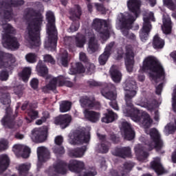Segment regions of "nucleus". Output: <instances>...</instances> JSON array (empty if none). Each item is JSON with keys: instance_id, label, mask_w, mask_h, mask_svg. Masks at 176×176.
<instances>
[{"instance_id": "44", "label": "nucleus", "mask_w": 176, "mask_h": 176, "mask_svg": "<svg viewBox=\"0 0 176 176\" xmlns=\"http://www.w3.org/2000/svg\"><path fill=\"white\" fill-rule=\"evenodd\" d=\"M71 107H72V103L68 100H64L60 104V111L62 113L68 112L71 111Z\"/></svg>"}, {"instance_id": "4", "label": "nucleus", "mask_w": 176, "mask_h": 176, "mask_svg": "<svg viewBox=\"0 0 176 176\" xmlns=\"http://www.w3.org/2000/svg\"><path fill=\"white\" fill-rule=\"evenodd\" d=\"M142 72H146L150 71L149 76L155 82H157V79L160 78H164L166 73L164 72V68L162 66V64L155 58V56H147L143 61L142 66L141 67Z\"/></svg>"}, {"instance_id": "49", "label": "nucleus", "mask_w": 176, "mask_h": 176, "mask_svg": "<svg viewBox=\"0 0 176 176\" xmlns=\"http://www.w3.org/2000/svg\"><path fill=\"white\" fill-rule=\"evenodd\" d=\"M25 59L28 63H30V64H34V63H36V54L34 53H29L25 56Z\"/></svg>"}, {"instance_id": "52", "label": "nucleus", "mask_w": 176, "mask_h": 176, "mask_svg": "<svg viewBox=\"0 0 176 176\" xmlns=\"http://www.w3.org/2000/svg\"><path fill=\"white\" fill-rule=\"evenodd\" d=\"M94 5L98 12H101L102 14H105V13H107V9L105 8V6H104V4L95 3Z\"/></svg>"}, {"instance_id": "13", "label": "nucleus", "mask_w": 176, "mask_h": 176, "mask_svg": "<svg viewBox=\"0 0 176 176\" xmlns=\"http://www.w3.org/2000/svg\"><path fill=\"white\" fill-rule=\"evenodd\" d=\"M151 21H155V16H153V14L143 18V26L140 31V38L142 42L148 41V38L149 37V33L152 30V24H151Z\"/></svg>"}, {"instance_id": "37", "label": "nucleus", "mask_w": 176, "mask_h": 176, "mask_svg": "<svg viewBox=\"0 0 176 176\" xmlns=\"http://www.w3.org/2000/svg\"><path fill=\"white\" fill-rule=\"evenodd\" d=\"M135 153L138 159H146V157L149 156V153L144 151V147H142V146H137L135 148Z\"/></svg>"}, {"instance_id": "10", "label": "nucleus", "mask_w": 176, "mask_h": 176, "mask_svg": "<svg viewBox=\"0 0 176 176\" xmlns=\"http://www.w3.org/2000/svg\"><path fill=\"white\" fill-rule=\"evenodd\" d=\"M5 30L6 33L3 35V39L4 41L3 46L6 49H19L20 44L17 41V38L10 35V34H13V27L10 24H8Z\"/></svg>"}, {"instance_id": "32", "label": "nucleus", "mask_w": 176, "mask_h": 176, "mask_svg": "<svg viewBox=\"0 0 176 176\" xmlns=\"http://www.w3.org/2000/svg\"><path fill=\"white\" fill-rule=\"evenodd\" d=\"M108 112L104 113V116L102 118V123H112L115 119L118 118V115L112 110H107Z\"/></svg>"}, {"instance_id": "58", "label": "nucleus", "mask_w": 176, "mask_h": 176, "mask_svg": "<svg viewBox=\"0 0 176 176\" xmlns=\"http://www.w3.org/2000/svg\"><path fill=\"white\" fill-rule=\"evenodd\" d=\"M8 149V140H3L0 141V152Z\"/></svg>"}, {"instance_id": "47", "label": "nucleus", "mask_w": 176, "mask_h": 176, "mask_svg": "<svg viewBox=\"0 0 176 176\" xmlns=\"http://www.w3.org/2000/svg\"><path fill=\"white\" fill-rule=\"evenodd\" d=\"M156 104H157L156 99H149L147 100L145 105L148 111H153L156 107Z\"/></svg>"}, {"instance_id": "31", "label": "nucleus", "mask_w": 176, "mask_h": 176, "mask_svg": "<svg viewBox=\"0 0 176 176\" xmlns=\"http://www.w3.org/2000/svg\"><path fill=\"white\" fill-rule=\"evenodd\" d=\"M10 163V160L7 155H0V173H3L8 170L9 164Z\"/></svg>"}, {"instance_id": "6", "label": "nucleus", "mask_w": 176, "mask_h": 176, "mask_svg": "<svg viewBox=\"0 0 176 176\" xmlns=\"http://www.w3.org/2000/svg\"><path fill=\"white\" fill-rule=\"evenodd\" d=\"M24 0H8V1H0V17L5 20H9L12 17L13 9L24 5Z\"/></svg>"}, {"instance_id": "35", "label": "nucleus", "mask_w": 176, "mask_h": 176, "mask_svg": "<svg viewBox=\"0 0 176 176\" xmlns=\"http://www.w3.org/2000/svg\"><path fill=\"white\" fill-rule=\"evenodd\" d=\"M98 50V43L96 41V36H92L89 38L88 43V51L90 53H96Z\"/></svg>"}, {"instance_id": "28", "label": "nucleus", "mask_w": 176, "mask_h": 176, "mask_svg": "<svg viewBox=\"0 0 176 176\" xmlns=\"http://www.w3.org/2000/svg\"><path fill=\"white\" fill-rule=\"evenodd\" d=\"M153 47L156 50H160L164 47V45H166V42L164 39L160 38L159 34H155L153 38Z\"/></svg>"}, {"instance_id": "51", "label": "nucleus", "mask_w": 176, "mask_h": 176, "mask_svg": "<svg viewBox=\"0 0 176 176\" xmlns=\"http://www.w3.org/2000/svg\"><path fill=\"white\" fill-rule=\"evenodd\" d=\"M21 109L22 111H25L27 109V111H30V109H34V104L28 102V101H25L21 106Z\"/></svg>"}, {"instance_id": "21", "label": "nucleus", "mask_w": 176, "mask_h": 176, "mask_svg": "<svg viewBox=\"0 0 176 176\" xmlns=\"http://www.w3.org/2000/svg\"><path fill=\"white\" fill-rule=\"evenodd\" d=\"M121 124V131L124 133L125 140H127L128 141L134 140L135 132L133 129V127H131V124L127 122V121H124Z\"/></svg>"}, {"instance_id": "41", "label": "nucleus", "mask_w": 176, "mask_h": 176, "mask_svg": "<svg viewBox=\"0 0 176 176\" xmlns=\"http://www.w3.org/2000/svg\"><path fill=\"white\" fill-rule=\"evenodd\" d=\"M28 117L25 118L26 122L27 123H31L38 118L39 113L38 112V111H35L34 110V109H32L28 113Z\"/></svg>"}, {"instance_id": "43", "label": "nucleus", "mask_w": 176, "mask_h": 176, "mask_svg": "<svg viewBox=\"0 0 176 176\" xmlns=\"http://www.w3.org/2000/svg\"><path fill=\"white\" fill-rule=\"evenodd\" d=\"M163 26L165 34H171V19L170 18L163 19Z\"/></svg>"}, {"instance_id": "18", "label": "nucleus", "mask_w": 176, "mask_h": 176, "mask_svg": "<svg viewBox=\"0 0 176 176\" xmlns=\"http://www.w3.org/2000/svg\"><path fill=\"white\" fill-rule=\"evenodd\" d=\"M125 65L129 72H133V68L134 67V51L133 50V46L129 45L125 47Z\"/></svg>"}, {"instance_id": "40", "label": "nucleus", "mask_w": 176, "mask_h": 176, "mask_svg": "<svg viewBox=\"0 0 176 176\" xmlns=\"http://www.w3.org/2000/svg\"><path fill=\"white\" fill-rule=\"evenodd\" d=\"M32 69L31 67H25L21 72L19 73V76L23 79V80H28L30 76H31Z\"/></svg>"}, {"instance_id": "46", "label": "nucleus", "mask_w": 176, "mask_h": 176, "mask_svg": "<svg viewBox=\"0 0 176 176\" xmlns=\"http://www.w3.org/2000/svg\"><path fill=\"white\" fill-rule=\"evenodd\" d=\"M175 3H174V1ZM163 0V3L164 6H166L168 9L170 10H176V0Z\"/></svg>"}, {"instance_id": "14", "label": "nucleus", "mask_w": 176, "mask_h": 176, "mask_svg": "<svg viewBox=\"0 0 176 176\" xmlns=\"http://www.w3.org/2000/svg\"><path fill=\"white\" fill-rule=\"evenodd\" d=\"M90 141V133L86 135L85 131L80 129L76 130L73 133V136L70 138L72 145H79L80 144H89Z\"/></svg>"}, {"instance_id": "45", "label": "nucleus", "mask_w": 176, "mask_h": 176, "mask_svg": "<svg viewBox=\"0 0 176 176\" xmlns=\"http://www.w3.org/2000/svg\"><path fill=\"white\" fill-rule=\"evenodd\" d=\"M52 151L57 157H61V155L65 153V149L63 146H55L52 148Z\"/></svg>"}, {"instance_id": "42", "label": "nucleus", "mask_w": 176, "mask_h": 176, "mask_svg": "<svg viewBox=\"0 0 176 176\" xmlns=\"http://www.w3.org/2000/svg\"><path fill=\"white\" fill-rule=\"evenodd\" d=\"M59 80H60V76L52 78L50 81L49 84L46 85L47 89H48V90H52V91H54V90L57 89V84L58 85Z\"/></svg>"}, {"instance_id": "23", "label": "nucleus", "mask_w": 176, "mask_h": 176, "mask_svg": "<svg viewBox=\"0 0 176 176\" xmlns=\"http://www.w3.org/2000/svg\"><path fill=\"white\" fill-rule=\"evenodd\" d=\"M72 122V117L68 114L59 115L54 119V123L62 129H67Z\"/></svg>"}, {"instance_id": "24", "label": "nucleus", "mask_w": 176, "mask_h": 176, "mask_svg": "<svg viewBox=\"0 0 176 176\" xmlns=\"http://www.w3.org/2000/svg\"><path fill=\"white\" fill-rule=\"evenodd\" d=\"M113 46H115L114 41L111 42L106 46L104 52L98 58V62L100 65H105L107 64L108 58L111 56Z\"/></svg>"}, {"instance_id": "59", "label": "nucleus", "mask_w": 176, "mask_h": 176, "mask_svg": "<svg viewBox=\"0 0 176 176\" xmlns=\"http://www.w3.org/2000/svg\"><path fill=\"white\" fill-rule=\"evenodd\" d=\"M123 56H124V51L123 50V48H118L117 51V60H122V58H123Z\"/></svg>"}, {"instance_id": "22", "label": "nucleus", "mask_w": 176, "mask_h": 176, "mask_svg": "<svg viewBox=\"0 0 176 176\" xmlns=\"http://www.w3.org/2000/svg\"><path fill=\"white\" fill-rule=\"evenodd\" d=\"M37 156L38 162L37 167L40 168L43 163H45L50 159V152L45 147L41 146L37 148Z\"/></svg>"}, {"instance_id": "26", "label": "nucleus", "mask_w": 176, "mask_h": 176, "mask_svg": "<svg viewBox=\"0 0 176 176\" xmlns=\"http://www.w3.org/2000/svg\"><path fill=\"white\" fill-rule=\"evenodd\" d=\"M112 155L122 159L131 157V148L130 147H116L112 151Z\"/></svg>"}, {"instance_id": "11", "label": "nucleus", "mask_w": 176, "mask_h": 176, "mask_svg": "<svg viewBox=\"0 0 176 176\" xmlns=\"http://www.w3.org/2000/svg\"><path fill=\"white\" fill-rule=\"evenodd\" d=\"M113 90H115V85L109 84L101 91V94L107 100H110L109 105L113 109L119 111V106H118V102L116 101L118 94L116 91Z\"/></svg>"}, {"instance_id": "56", "label": "nucleus", "mask_w": 176, "mask_h": 176, "mask_svg": "<svg viewBox=\"0 0 176 176\" xmlns=\"http://www.w3.org/2000/svg\"><path fill=\"white\" fill-rule=\"evenodd\" d=\"M30 86L33 90H37L39 86V80L38 78H32L30 81Z\"/></svg>"}, {"instance_id": "16", "label": "nucleus", "mask_w": 176, "mask_h": 176, "mask_svg": "<svg viewBox=\"0 0 176 176\" xmlns=\"http://www.w3.org/2000/svg\"><path fill=\"white\" fill-rule=\"evenodd\" d=\"M120 25V30L122 35L126 38L129 36L130 30L133 29V24L135 21V19L127 18L124 14H122L119 19Z\"/></svg>"}, {"instance_id": "5", "label": "nucleus", "mask_w": 176, "mask_h": 176, "mask_svg": "<svg viewBox=\"0 0 176 176\" xmlns=\"http://www.w3.org/2000/svg\"><path fill=\"white\" fill-rule=\"evenodd\" d=\"M67 167L72 173L80 174L85 170V162L77 160H72L68 164L64 161H60L54 166L55 173L62 175L67 174Z\"/></svg>"}, {"instance_id": "55", "label": "nucleus", "mask_w": 176, "mask_h": 176, "mask_svg": "<svg viewBox=\"0 0 176 176\" xmlns=\"http://www.w3.org/2000/svg\"><path fill=\"white\" fill-rule=\"evenodd\" d=\"M9 79V72L3 70L0 72V80L2 82H6V80H8Z\"/></svg>"}, {"instance_id": "1", "label": "nucleus", "mask_w": 176, "mask_h": 176, "mask_svg": "<svg viewBox=\"0 0 176 176\" xmlns=\"http://www.w3.org/2000/svg\"><path fill=\"white\" fill-rule=\"evenodd\" d=\"M25 18L28 21V36L26 40L32 49L41 46V27L43 21V16L39 11L29 8L25 11Z\"/></svg>"}, {"instance_id": "36", "label": "nucleus", "mask_w": 176, "mask_h": 176, "mask_svg": "<svg viewBox=\"0 0 176 176\" xmlns=\"http://www.w3.org/2000/svg\"><path fill=\"white\" fill-rule=\"evenodd\" d=\"M30 168H31V165L22 164L19 166L18 171L20 176H34L30 173Z\"/></svg>"}, {"instance_id": "48", "label": "nucleus", "mask_w": 176, "mask_h": 176, "mask_svg": "<svg viewBox=\"0 0 176 176\" xmlns=\"http://www.w3.org/2000/svg\"><path fill=\"white\" fill-rule=\"evenodd\" d=\"M58 86L61 87L63 86H67V87H72L74 86V83L69 80H67L64 79V77L60 76V80L58 81Z\"/></svg>"}, {"instance_id": "15", "label": "nucleus", "mask_w": 176, "mask_h": 176, "mask_svg": "<svg viewBox=\"0 0 176 176\" xmlns=\"http://www.w3.org/2000/svg\"><path fill=\"white\" fill-rule=\"evenodd\" d=\"M124 90L127 91L124 96L126 104L133 102V98L137 96V82L135 80L126 81Z\"/></svg>"}, {"instance_id": "34", "label": "nucleus", "mask_w": 176, "mask_h": 176, "mask_svg": "<svg viewBox=\"0 0 176 176\" xmlns=\"http://www.w3.org/2000/svg\"><path fill=\"white\" fill-rule=\"evenodd\" d=\"M36 71L40 76L45 78L49 74V69L43 61H39L36 65Z\"/></svg>"}, {"instance_id": "19", "label": "nucleus", "mask_w": 176, "mask_h": 176, "mask_svg": "<svg viewBox=\"0 0 176 176\" xmlns=\"http://www.w3.org/2000/svg\"><path fill=\"white\" fill-rule=\"evenodd\" d=\"M126 6L129 12L133 14V16L129 15V19L137 20L140 13L141 1L140 0H128Z\"/></svg>"}, {"instance_id": "53", "label": "nucleus", "mask_w": 176, "mask_h": 176, "mask_svg": "<svg viewBox=\"0 0 176 176\" xmlns=\"http://www.w3.org/2000/svg\"><path fill=\"white\" fill-rule=\"evenodd\" d=\"M96 71V65L94 63H89L87 65V75H91L94 74Z\"/></svg>"}, {"instance_id": "63", "label": "nucleus", "mask_w": 176, "mask_h": 176, "mask_svg": "<svg viewBox=\"0 0 176 176\" xmlns=\"http://www.w3.org/2000/svg\"><path fill=\"white\" fill-rule=\"evenodd\" d=\"M133 167H134L133 162H126L124 164V168L128 170V171H131Z\"/></svg>"}, {"instance_id": "25", "label": "nucleus", "mask_w": 176, "mask_h": 176, "mask_svg": "<svg viewBox=\"0 0 176 176\" xmlns=\"http://www.w3.org/2000/svg\"><path fill=\"white\" fill-rule=\"evenodd\" d=\"M12 63H14V59H13V55L12 54L0 52V65L1 67L10 69Z\"/></svg>"}, {"instance_id": "50", "label": "nucleus", "mask_w": 176, "mask_h": 176, "mask_svg": "<svg viewBox=\"0 0 176 176\" xmlns=\"http://www.w3.org/2000/svg\"><path fill=\"white\" fill-rule=\"evenodd\" d=\"M30 153H31V148H30V147L26 146L22 148L21 156L23 157V159L30 157Z\"/></svg>"}, {"instance_id": "2", "label": "nucleus", "mask_w": 176, "mask_h": 176, "mask_svg": "<svg viewBox=\"0 0 176 176\" xmlns=\"http://www.w3.org/2000/svg\"><path fill=\"white\" fill-rule=\"evenodd\" d=\"M80 104L82 108H86L84 111V115L89 122L97 123L100 120L101 113L95 111H98V109H101V103L96 100L94 96H81ZM93 109L95 111H93Z\"/></svg>"}, {"instance_id": "29", "label": "nucleus", "mask_w": 176, "mask_h": 176, "mask_svg": "<svg viewBox=\"0 0 176 176\" xmlns=\"http://www.w3.org/2000/svg\"><path fill=\"white\" fill-rule=\"evenodd\" d=\"M110 76L114 83H120L122 80V73L119 69H116L115 67L112 66L110 69Z\"/></svg>"}, {"instance_id": "8", "label": "nucleus", "mask_w": 176, "mask_h": 176, "mask_svg": "<svg viewBox=\"0 0 176 176\" xmlns=\"http://www.w3.org/2000/svg\"><path fill=\"white\" fill-rule=\"evenodd\" d=\"M91 27L100 34L102 39L109 38V30L112 28V26L107 20L96 18L93 20Z\"/></svg>"}, {"instance_id": "20", "label": "nucleus", "mask_w": 176, "mask_h": 176, "mask_svg": "<svg viewBox=\"0 0 176 176\" xmlns=\"http://www.w3.org/2000/svg\"><path fill=\"white\" fill-rule=\"evenodd\" d=\"M126 106H124L122 107L123 113L125 116H128L131 118L133 122H136L137 123L141 122L142 116H138V114L135 113V111L134 110V104L133 102L130 103H126Z\"/></svg>"}, {"instance_id": "17", "label": "nucleus", "mask_w": 176, "mask_h": 176, "mask_svg": "<svg viewBox=\"0 0 176 176\" xmlns=\"http://www.w3.org/2000/svg\"><path fill=\"white\" fill-rule=\"evenodd\" d=\"M49 127L44 126L40 128H35L32 131L31 138L35 142H43L47 138Z\"/></svg>"}, {"instance_id": "33", "label": "nucleus", "mask_w": 176, "mask_h": 176, "mask_svg": "<svg viewBox=\"0 0 176 176\" xmlns=\"http://www.w3.org/2000/svg\"><path fill=\"white\" fill-rule=\"evenodd\" d=\"M153 120L151 118V116L148 114V113L144 111L142 113V118L140 120V123H142V126L145 127V129H149Z\"/></svg>"}, {"instance_id": "54", "label": "nucleus", "mask_w": 176, "mask_h": 176, "mask_svg": "<svg viewBox=\"0 0 176 176\" xmlns=\"http://www.w3.org/2000/svg\"><path fill=\"white\" fill-rule=\"evenodd\" d=\"M43 58L45 63H50V64H52V65H54V64H56V60H54V58L52 56V55L46 54L44 56Z\"/></svg>"}, {"instance_id": "62", "label": "nucleus", "mask_w": 176, "mask_h": 176, "mask_svg": "<svg viewBox=\"0 0 176 176\" xmlns=\"http://www.w3.org/2000/svg\"><path fill=\"white\" fill-rule=\"evenodd\" d=\"M100 146L102 153H108V152H109V146L107 145L105 143H101Z\"/></svg>"}, {"instance_id": "3", "label": "nucleus", "mask_w": 176, "mask_h": 176, "mask_svg": "<svg viewBox=\"0 0 176 176\" xmlns=\"http://www.w3.org/2000/svg\"><path fill=\"white\" fill-rule=\"evenodd\" d=\"M45 17L48 41L45 43V47H47V49H51L52 52H54L57 47V41H58V32H57V28L56 27V16H54V12L47 11Z\"/></svg>"}, {"instance_id": "12", "label": "nucleus", "mask_w": 176, "mask_h": 176, "mask_svg": "<svg viewBox=\"0 0 176 176\" xmlns=\"http://www.w3.org/2000/svg\"><path fill=\"white\" fill-rule=\"evenodd\" d=\"M150 137L153 142H154V144L153 143L148 144V151L155 149L156 152H162V149H163L164 146V143H163V140H162V138L157 129L155 128L151 129L150 130Z\"/></svg>"}, {"instance_id": "38", "label": "nucleus", "mask_w": 176, "mask_h": 176, "mask_svg": "<svg viewBox=\"0 0 176 176\" xmlns=\"http://www.w3.org/2000/svg\"><path fill=\"white\" fill-rule=\"evenodd\" d=\"M151 168L157 173V174H163L164 173V168L159 161L154 160L151 164Z\"/></svg>"}, {"instance_id": "30", "label": "nucleus", "mask_w": 176, "mask_h": 176, "mask_svg": "<svg viewBox=\"0 0 176 176\" xmlns=\"http://www.w3.org/2000/svg\"><path fill=\"white\" fill-rule=\"evenodd\" d=\"M85 72L86 69L80 62L76 63L75 65H72L70 68V73L72 75H76V74H85Z\"/></svg>"}, {"instance_id": "9", "label": "nucleus", "mask_w": 176, "mask_h": 176, "mask_svg": "<svg viewBox=\"0 0 176 176\" xmlns=\"http://www.w3.org/2000/svg\"><path fill=\"white\" fill-rule=\"evenodd\" d=\"M70 16H69V20H72L73 23L69 28V32H76L79 30L80 23H79V19L82 16V8L79 5H75L74 8H72L69 10ZM78 19V20H76Z\"/></svg>"}, {"instance_id": "57", "label": "nucleus", "mask_w": 176, "mask_h": 176, "mask_svg": "<svg viewBox=\"0 0 176 176\" xmlns=\"http://www.w3.org/2000/svg\"><path fill=\"white\" fill-rule=\"evenodd\" d=\"M110 141H111L113 144H119V142H120V138L118 137L115 133H111Z\"/></svg>"}, {"instance_id": "64", "label": "nucleus", "mask_w": 176, "mask_h": 176, "mask_svg": "<svg viewBox=\"0 0 176 176\" xmlns=\"http://www.w3.org/2000/svg\"><path fill=\"white\" fill-rule=\"evenodd\" d=\"M63 140L64 139L63 138L62 136H56L54 140L56 145H58V146H61Z\"/></svg>"}, {"instance_id": "61", "label": "nucleus", "mask_w": 176, "mask_h": 176, "mask_svg": "<svg viewBox=\"0 0 176 176\" xmlns=\"http://www.w3.org/2000/svg\"><path fill=\"white\" fill-rule=\"evenodd\" d=\"M14 93L16 96H23V87L21 86H17L14 89Z\"/></svg>"}, {"instance_id": "39", "label": "nucleus", "mask_w": 176, "mask_h": 176, "mask_svg": "<svg viewBox=\"0 0 176 176\" xmlns=\"http://www.w3.org/2000/svg\"><path fill=\"white\" fill-rule=\"evenodd\" d=\"M75 43L76 47H79L82 49V47H84L85 43H86V36L83 34H80L75 38Z\"/></svg>"}, {"instance_id": "27", "label": "nucleus", "mask_w": 176, "mask_h": 176, "mask_svg": "<svg viewBox=\"0 0 176 176\" xmlns=\"http://www.w3.org/2000/svg\"><path fill=\"white\" fill-rule=\"evenodd\" d=\"M86 151H87V146H86L77 147L69 150L68 151V155L69 157H82L85 155Z\"/></svg>"}, {"instance_id": "60", "label": "nucleus", "mask_w": 176, "mask_h": 176, "mask_svg": "<svg viewBox=\"0 0 176 176\" xmlns=\"http://www.w3.org/2000/svg\"><path fill=\"white\" fill-rule=\"evenodd\" d=\"M60 63L63 67H68V56H63L60 58Z\"/></svg>"}, {"instance_id": "7", "label": "nucleus", "mask_w": 176, "mask_h": 176, "mask_svg": "<svg viewBox=\"0 0 176 176\" xmlns=\"http://www.w3.org/2000/svg\"><path fill=\"white\" fill-rule=\"evenodd\" d=\"M0 102L3 105L7 106L6 109V115L1 119V124L4 126V127H7L8 129H12L13 127V119L12 118V113L10 112V104L12 103V100H10V94L6 92L1 94L0 96Z\"/></svg>"}]
</instances>
